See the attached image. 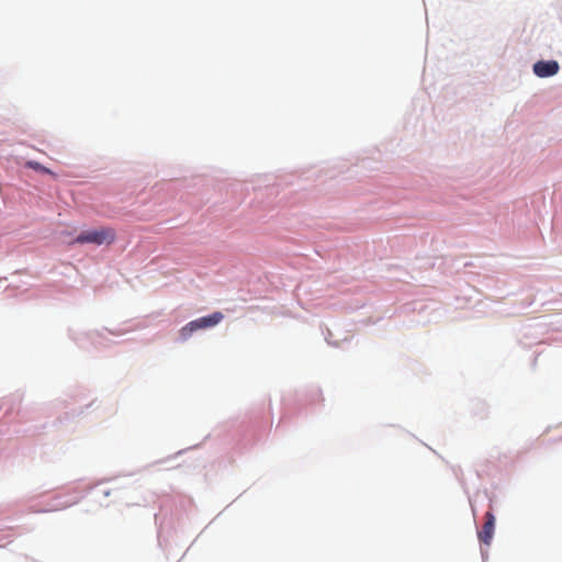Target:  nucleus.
Masks as SVG:
<instances>
[{
    "instance_id": "obj_1",
    "label": "nucleus",
    "mask_w": 562,
    "mask_h": 562,
    "mask_svg": "<svg viewBox=\"0 0 562 562\" xmlns=\"http://www.w3.org/2000/svg\"><path fill=\"white\" fill-rule=\"evenodd\" d=\"M223 318L224 315L221 312H214L211 315L191 321L179 330V336L182 340H188L196 330L213 327L221 323Z\"/></svg>"
},
{
    "instance_id": "obj_2",
    "label": "nucleus",
    "mask_w": 562,
    "mask_h": 562,
    "mask_svg": "<svg viewBox=\"0 0 562 562\" xmlns=\"http://www.w3.org/2000/svg\"><path fill=\"white\" fill-rule=\"evenodd\" d=\"M115 240V231L110 227H101L93 231H87L79 234L75 243L78 244H94V245H110Z\"/></svg>"
},
{
    "instance_id": "obj_3",
    "label": "nucleus",
    "mask_w": 562,
    "mask_h": 562,
    "mask_svg": "<svg viewBox=\"0 0 562 562\" xmlns=\"http://www.w3.org/2000/svg\"><path fill=\"white\" fill-rule=\"evenodd\" d=\"M559 69L560 66L555 60H539L533 65V72L540 78L554 76Z\"/></svg>"
},
{
    "instance_id": "obj_4",
    "label": "nucleus",
    "mask_w": 562,
    "mask_h": 562,
    "mask_svg": "<svg viewBox=\"0 0 562 562\" xmlns=\"http://www.w3.org/2000/svg\"><path fill=\"white\" fill-rule=\"evenodd\" d=\"M485 522L483 525L482 530L479 532V539L486 546L491 544V541L494 536V529H495V516L492 512L485 513Z\"/></svg>"
},
{
    "instance_id": "obj_5",
    "label": "nucleus",
    "mask_w": 562,
    "mask_h": 562,
    "mask_svg": "<svg viewBox=\"0 0 562 562\" xmlns=\"http://www.w3.org/2000/svg\"><path fill=\"white\" fill-rule=\"evenodd\" d=\"M25 167L31 168L36 171H40V172L52 175L53 177H56V175L50 169L44 167L43 165H41L40 162L34 161V160L26 161Z\"/></svg>"
}]
</instances>
